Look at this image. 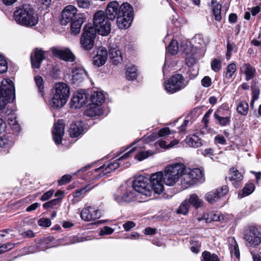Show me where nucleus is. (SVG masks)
<instances>
[{
  "mask_svg": "<svg viewBox=\"0 0 261 261\" xmlns=\"http://www.w3.org/2000/svg\"><path fill=\"white\" fill-rule=\"evenodd\" d=\"M15 98V88L13 83L9 79H4L0 86V110Z\"/></svg>",
  "mask_w": 261,
  "mask_h": 261,
  "instance_id": "nucleus-7",
  "label": "nucleus"
},
{
  "mask_svg": "<svg viewBox=\"0 0 261 261\" xmlns=\"http://www.w3.org/2000/svg\"><path fill=\"white\" fill-rule=\"evenodd\" d=\"M229 171L228 178L233 185L237 187L238 183L243 179V176L235 168H231Z\"/></svg>",
  "mask_w": 261,
  "mask_h": 261,
  "instance_id": "nucleus-29",
  "label": "nucleus"
},
{
  "mask_svg": "<svg viewBox=\"0 0 261 261\" xmlns=\"http://www.w3.org/2000/svg\"><path fill=\"white\" fill-rule=\"evenodd\" d=\"M249 110V106L245 101H240L237 106V111L242 115L245 116L247 114Z\"/></svg>",
  "mask_w": 261,
  "mask_h": 261,
  "instance_id": "nucleus-38",
  "label": "nucleus"
},
{
  "mask_svg": "<svg viewBox=\"0 0 261 261\" xmlns=\"http://www.w3.org/2000/svg\"><path fill=\"white\" fill-rule=\"evenodd\" d=\"M242 72L246 75V80L247 81L252 79L255 72V69L250 64H245L241 67Z\"/></svg>",
  "mask_w": 261,
  "mask_h": 261,
  "instance_id": "nucleus-31",
  "label": "nucleus"
},
{
  "mask_svg": "<svg viewBox=\"0 0 261 261\" xmlns=\"http://www.w3.org/2000/svg\"><path fill=\"white\" fill-rule=\"evenodd\" d=\"M70 95V88L67 84L58 82L54 84L51 92L49 103L56 109L63 107L67 102Z\"/></svg>",
  "mask_w": 261,
  "mask_h": 261,
  "instance_id": "nucleus-3",
  "label": "nucleus"
},
{
  "mask_svg": "<svg viewBox=\"0 0 261 261\" xmlns=\"http://www.w3.org/2000/svg\"><path fill=\"white\" fill-rule=\"evenodd\" d=\"M60 203V198H56L53 199L49 201L44 203L43 204V207L44 208H52L54 206L59 204Z\"/></svg>",
  "mask_w": 261,
  "mask_h": 261,
  "instance_id": "nucleus-52",
  "label": "nucleus"
},
{
  "mask_svg": "<svg viewBox=\"0 0 261 261\" xmlns=\"http://www.w3.org/2000/svg\"><path fill=\"white\" fill-rule=\"evenodd\" d=\"M136 226L135 223L130 221H127L123 224V226L125 231H129L132 228Z\"/></svg>",
  "mask_w": 261,
  "mask_h": 261,
  "instance_id": "nucleus-61",
  "label": "nucleus"
},
{
  "mask_svg": "<svg viewBox=\"0 0 261 261\" xmlns=\"http://www.w3.org/2000/svg\"><path fill=\"white\" fill-rule=\"evenodd\" d=\"M14 19L20 25L33 28L38 24L39 17L31 6L24 5L14 11Z\"/></svg>",
  "mask_w": 261,
  "mask_h": 261,
  "instance_id": "nucleus-2",
  "label": "nucleus"
},
{
  "mask_svg": "<svg viewBox=\"0 0 261 261\" xmlns=\"http://www.w3.org/2000/svg\"><path fill=\"white\" fill-rule=\"evenodd\" d=\"M163 172H158L152 174L150 178L149 184L155 193L160 194L164 191Z\"/></svg>",
  "mask_w": 261,
  "mask_h": 261,
  "instance_id": "nucleus-13",
  "label": "nucleus"
},
{
  "mask_svg": "<svg viewBox=\"0 0 261 261\" xmlns=\"http://www.w3.org/2000/svg\"><path fill=\"white\" fill-rule=\"evenodd\" d=\"M187 170L193 181L195 180H201L203 176V174L200 169L195 168L191 169L189 168L187 169Z\"/></svg>",
  "mask_w": 261,
  "mask_h": 261,
  "instance_id": "nucleus-35",
  "label": "nucleus"
},
{
  "mask_svg": "<svg viewBox=\"0 0 261 261\" xmlns=\"http://www.w3.org/2000/svg\"><path fill=\"white\" fill-rule=\"evenodd\" d=\"M81 219L86 222L94 221L101 216V213L95 206L86 205L81 211Z\"/></svg>",
  "mask_w": 261,
  "mask_h": 261,
  "instance_id": "nucleus-12",
  "label": "nucleus"
},
{
  "mask_svg": "<svg viewBox=\"0 0 261 261\" xmlns=\"http://www.w3.org/2000/svg\"><path fill=\"white\" fill-rule=\"evenodd\" d=\"M52 54L56 57L67 62H73L75 59L74 55L69 49H60L57 48H51Z\"/></svg>",
  "mask_w": 261,
  "mask_h": 261,
  "instance_id": "nucleus-20",
  "label": "nucleus"
},
{
  "mask_svg": "<svg viewBox=\"0 0 261 261\" xmlns=\"http://www.w3.org/2000/svg\"><path fill=\"white\" fill-rule=\"evenodd\" d=\"M228 187L225 185L208 192L205 195L206 201L213 204L218 201L228 192Z\"/></svg>",
  "mask_w": 261,
  "mask_h": 261,
  "instance_id": "nucleus-15",
  "label": "nucleus"
},
{
  "mask_svg": "<svg viewBox=\"0 0 261 261\" xmlns=\"http://www.w3.org/2000/svg\"><path fill=\"white\" fill-rule=\"evenodd\" d=\"M96 36L95 30L91 24L86 25L83 29L80 43L81 47L85 50H91L94 45V40Z\"/></svg>",
  "mask_w": 261,
  "mask_h": 261,
  "instance_id": "nucleus-9",
  "label": "nucleus"
},
{
  "mask_svg": "<svg viewBox=\"0 0 261 261\" xmlns=\"http://www.w3.org/2000/svg\"><path fill=\"white\" fill-rule=\"evenodd\" d=\"M71 176L70 175H64L59 180V184L60 185H63L66 183L69 182L71 180Z\"/></svg>",
  "mask_w": 261,
  "mask_h": 261,
  "instance_id": "nucleus-59",
  "label": "nucleus"
},
{
  "mask_svg": "<svg viewBox=\"0 0 261 261\" xmlns=\"http://www.w3.org/2000/svg\"><path fill=\"white\" fill-rule=\"evenodd\" d=\"M237 48L236 45L230 42H228L227 44V52L226 54V59L229 60L230 58L232 52H236Z\"/></svg>",
  "mask_w": 261,
  "mask_h": 261,
  "instance_id": "nucleus-45",
  "label": "nucleus"
},
{
  "mask_svg": "<svg viewBox=\"0 0 261 261\" xmlns=\"http://www.w3.org/2000/svg\"><path fill=\"white\" fill-rule=\"evenodd\" d=\"M108 59V51L104 47H99L96 55L93 58V64L96 67L103 65Z\"/></svg>",
  "mask_w": 261,
  "mask_h": 261,
  "instance_id": "nucleus-19",
  "label": "nucleus"
},
{
  "mask_svg": "<svg viewBox=\"0 0 261 261\" xmlns=\"http://www.w3.org/2000/svg\"><path fill=\"white\" fill-rule=\"evenodd\" d=\"M188 84L180 74L173 75L164 83V89L169 94H173L185 88Z\"/></svg>",
  "mask_w": 261,
  "mask_h": 261,
  "instance_id": "nucleus-8",
  "label": "nucleus"
},
{
  "mask_svg": "<svg viewBox=\"0 0 261 261\" xmlns=\"http://www.w3.org/2000/svg\"><path fill=\"white\" fill-rule=\"evenodd\" d=\"M221 111H216L214 113V117L217 120V123L222 125L225 126L229 124L230 121V117L227 116L222 117Z\"/></svg>",
  "mask_w": 261,
  "mask_h": 261,
  "instance_id": "nucleus-34",
  "label": "nucleus"
},
{
  "mask_svg": "<svg viewBox=\"0 0 261 261\" xmlns=\"http://www.w3.org/2000/svg\"><path fill=\"white\" fill-rule=\"evenodd\" d=\"M87 95L84 92H77L73 94L70 101V106L73 109H79L85 103Z\"/></svg>",
  "mask_w": 261,
  "mask_h": 261,
  "instance_id": "nucleus-18",
  "label": "nucleus"
},
{
  "mask_svg": "<svg viewBox=\"0 0 261 261\" xmlns=\"http://www.w3.org/2000/svg\"><path fill=\"white\" fill-rule=\"evenodd\" d=\"M173 132H158L157 133V132H154L147 134L143 138L132 143L127 148L130 147H133V148L124 154L120 159L122 158H128L130 155L131 153L138 148H143L144 146L142 145V142H145L146 143H148L156 140L159 137H164L166 138L168 136L172 135Z\"/></svg>",
  "mask_w": 261,
  "mask_h": 261,
  "instance_id": "nucleus-5",
  "label": "nucleus"
},
{
  "mask_svg": "<svg viewBox=\"0 0 261 261\" xmlns=\"http://www.w3.org/2000/svg\"><path fill=\"white\" fill-rule=\"evenodd\" d=\"M138 196L139 195H137V193L132 187L124 185L120 186L117 193L114 194V197L118 203H122L134 201Z\"/></svg>",
  "mask_w": 261,
  "mask_h": 261,
  "instance_id": "nucleus-10",
  "label": "nucleus"
},
{
  "mask_svg": "<svg viewBox=\"0 0 261 261\" xmlns=\"http://www.w3.org/2000/svg\"><path fill=\"white\" fill-rule=\"evenodd\" d=\"M86 18L83 14H77L75 19L71 20V31L74 35L79 34L82 24H83Z\"/></svg>",
  "mask_w": 261,
  "mask_h": 261,
  "instance_id": "nucleus-24",
  "label": "nucleus"
},
{
  "mask_svg": "<svg viewBox=\"0 0 261 261\" xmlns=\"http://www.w3.org/2000/svg\"><path fill=\"white\" fill-rule=\"evenodd\" d=\"M178 143V141L177 140H174L172 141H171L169 143L166 141L164 140H159V144L160 146L163 148L168 149L174 146L175 145Z\"/></svg>",
  "mask_w": 261,
  "mask_h": 261,
  "instance_id": "nucleus-44",
  "label": "nucleus"
},
{
  "mask_svg": "<svg viewBox=\"0 0 261 261\" xmlns=\"http://www.w3.org/2000/svg\"><path fill=\"white\" fill-rule=\"evenodd\" d=\"M64 132H53V138L56 144H60L62 142V137Z\"/></svg>",
  "mask_w": 261,
  "mask_h": 261,
  "instance_id": "nucleus-48",
  "label": "nucleus"
},
{
  "mask_svg": "<svg viewBox=\"0 0 261 261\" xmlns=\"http://www.w3.org/2000/svg\"><path fill=\"white\" fill-rule=\"evenodd\" d=\"M65 122L63 119L58 120L54 125V130H64L65 128Z\"/></svg>",
  "mask_w": 261,
  "mask_h": 261,
  "instance_id": "nucleus-50",
  "label": "nucleus"
},
{
  "mask_svg": "<svg viewBox=\"0 0 261 261\" xmlns=\"http://www.w3.org/2000/svg\"><path fill=\"white\" fill-rule=\"evenodd\" d=\"M185 170L182 163H176L167 166L163 172L164 184L169 186L174 185L179 180Z\"/></svg>",
  "mask_w": 261,
  "mask_h": 261,
  "instance_id": "nucleus-4",
  "label": "nucleus"
},
{
  "mask_svg": "<svg viewBox=\"0 0 261 261\" xmlns=\"http://www.w3.org/2000/svg\"><path fill=\"white\" fill-rule=\"evenodd\" d=\"M187 200L189 204H191L196 208L200 207L202 204V200L195 194H191Z\"/></svg>",
  "mask_w": 261,
  "mask_h": 261,
  "instance_id": "nucleus-36",
  "label": "nucleus"
},
{
  "mask_svg": "<svg viewBox=\"0 0 261 261\" xmlns=\"http://www.w3.org/2000/svg\"><path fill=\"white\" fill-rule=\"evenodd\" d=\"M215 143L216 144L224 145L226 144V140L223 136L217 135L215 138Z\"/></svg>",
  "mask_w": 261,
  "mask_h": 261,
  "instance_id": "nucleus-62",
  "label": "nucleus"
},
{
  "mask_svg": "<svg viewBox=\"0 0 261 261\" xmlns=\"http://www.w3.org/2000/svg\"><path fill=\"white\" fill-rule=\"evenodd\" d=\"M201 261H220L218 256L215 254H211L208 251H204L202 254Z\"/></svg>",
  "mask_w": 261,
  "mask_h": 261,
  "instance_id": "nucleus-40",
  "label": "nucleus"
},
{
  "mask_svg": "<svg viewBox=\"0 0 261 261\" xmlns=\"http://www.w3.org/2000/svg\"><path fill=\"white\" fill-rule=\"evenodd\" d=\"M35 81L36 85L38 88L39 92L40 93L42 96L43 94V80L42 77L39 75H37L35 77Z\"/></svg>",
  "mask_w": 261,
  "mask_h": 261,
  "instance_id": "nucleus-46",
  "label": "nucleus"
},
{
  "mask_svg": "<svg viewBox=\"0 0 261 261\" xmlns=\"http://www.w3.org/2000/svg\"><path fill=\"white\" fill-rule=\"evenodd\" d=\"M254 190V185L252 183H249L244 188L242 192V197L246 196L251 194Z\"/></svg>",
  "mask_w": 261,
  "mask_h": 261,
  "instance_id": "nucleus-47",
  "label": "nucleus"
},
{
  "mask_svg": "<svg viewBox=\"0 0 261 261\" xmlns=\"http://www.w3.org/2000/svg\"><path fill=\"white\" fill-rule=\"evenodd\" d=\"M237 67L235 64L231 63L229 64L226 69L225 77L227 79L232 77L233 74L236 71Z\"/></svg>",
  "mask_w": 261,
  "mask_h": 261,
  "instance_id": "nucleus-43",
  "label": "nucleus"
},
{
  "mask_svg": "<svg viewBox=\"0 0 261 261\" xmlns=\"http://www.w3.org/2000/svg\"><path fill=\"white\" fill-rule=\"evenodd\" d=\"M178 50V45L176 40H172L166 48L167 52L174 55L177 54Z\"/></svg>",
  "mask_w": 261,
  "mask_h": 261,
  "instance_id": "nucleus-41",
  "label": "nucleus"
},
{
  "mask_svg": "<svg viewBox=\"0 0 261 261\" xmlns=\"http://www.w3.org/2000/svg\"><path fill=\"white\" fill-rule=\"evenodd\" d=\"M38 225L43 227H49L51 225V222L47 218H41L38 220Z\"/></svg>",
  "mask_w": 261,
  "mask_h": 261,
  "instance_id": "nucleus-55",
  "label": "nucleus"
},
{
  "mask_svg": "<svg viewBox=\"0 0 261 261\" xmlns=\"http://www.w3.org/2000/svg\"><path fill=\"white\" fill-rule=\"evenodd\" d=\"M109 20L104 11H97L93 18V27L95 30V33L103 36L108 35L111 31V23Z\"/></svg>",
  "mask_w": 261,
  "mask_h": 261,
  "instance_id": "nucleus-6",
  "label": "nucleus"
},
{
  "mask_svg": "<svg viewBox=\"0 0 261 261\" xmlns=\"http://www.w3.org/2000/svg\"><path fill=\"white\" fill-rule=\"evenodd\" d=\"M7 69V62L4 57L0 55V73L6 72Z\"/></svg>",
  "mask_w": 261,
  "mask_h": 261,
  "instance_id": "nucleus-51",
  "label": "nucleus"
},
{
  "mask_svg": "<svg viewBox=\"0 0 261 261\" xmlns=\"http://www.w3.org/2000/svg\"><path fill=\"white\" fill-rule=\"evenodd\" d=\"M109 56L111 61L114 64H118L122 61L121 51L117 47H111L109 50Z\"/></svg>",
  "mask_w": 261,
  "mask_h": 261,
  "instance_id": "nucleus-27",
  "label": "nucleus"
},
{
  "mask_svg": "<svg viewBox=\"0 0 261 261\" xmlns=\"http://www.w3.org/2000/svg\"><path fill=\"white\" fill-rule=\"evenodd\" d=\"M103 112V110L101 106L91 103L87 108L85 114L87 116L92 117L101 115Z\"/></svg>",
  "mask_w": 261,
  "mask_h": 261,
  "instance_id": "nucleus-26",
  "label": "nucleus"
},
{
  "mask_svg": "<svg viewBox=\"0 0 261 261\" xmlns=\"http://www.w3.org/2000/svg\"><path fill=\"white\" fill-rule=\"evenodd\" d=\"M88 240L86 237L73 236L70 238L69 242L67 244H73L76 243L84 242Z\"/></svg>",
  "mask_w": 261,
  "mask_h": 261,
  "instance_id": "nucleus-53",
  "label": "nucleus"
},
{
  "mask_svg": "<svg viewBox=\"0 0 261 261\" xmlns=\"http://www.w3.org/2000/svg\"><path fill=\"white\" fill-rule=\"evenodd\" d=\"M79 7L87 8L90 6L89 0H76Z\"/></svg>",
  "mask_w": 261,
  "mask_h": 261,
  "instance_id": "nucleus-58",
  "label": "nucleus"
},
{
  "mask_svg": "<svg viewBox=\"0 0 261 261\" xmlns=\"http://www.w3.org/2000/svg\"><path fill=\"white\" fill-rule=\"evenodd\" d=\"M103 94L100 91H93L91 95V103L101 106L105 101Z\"/></svg>",
  "mask_w": 261,
  "mask_h": 261,
  "instance_id": "nucleus-30",
  "label": "nucleus"
},
{
  "mask_svg": "<svg viewBox=\"0 0 261 261\" xmlns=\"http://www.w3.org/2000/svg\"><path fill=\"white\" fill-rule=\"evenodd\" d=\"M201 84L204 87H208L211 85V79L209 76H205L201 80Z\"/></svg>",
  "mask_w": 261,
  "mask_h": 261,
  "instance_id": "nucleus-63",
  "label": "nucleus"
},
{
  "mask_svg": "<svg viewBox=\"0 0 261 261\" xmlns=\"http://www.w3.org/2000/svg\"><path fill=\"white\" fill-rule=\"evenodd\" d=\"M54 193V191L53 190L48 191L42 195L40 198V200L42 201L47 200L53 195Z\"/></svg>",
  "mask_w": 261,
  "mask_h": 261,
  "instance_id": "nucleus-57",
  "label": "nucleus"
},
{
  "mask_svg": "<svg viewBox=\"0 0 261 261\" xmlns=\"http://www.w3.org/2000/svg\"><path fill=\"white\" fill-rule=\"evenodd\" d=\"M244 238L248 245L255 247L261 242V233L258 229L254 227H251L245 233Z\"/></svg>",
  "mask_w": 261,
  "mask_h": 261,
  "instance_id": "nucleus-14",
  "label": "nucleus"
},
{
  "mask_svg": "<svg viewBox=\"0 0 261 261\" xmlns=\"http://www.w3.org/2000/svg\"><path fill=\"white\" fill-rule=\"evenodd\" d=\"M180 177H181V183L182 185H190L193 184V180L191 178L190 174L188 173L187 169L185 167Z\"/></svg>",
  "mask_w": 261,
  "mask_h": 261,
  "instance_id": "nucleus-39",
  "label": "nucleus"
},
{
  "mask_svg": "<svg viewBox=\"0 0 261 261\" xmlns=\"http://www.w3.org/2000/svg\"><path fill=\"white\" fill-rule=\"evenodd\" d=\"M227 243L231 255H234L236 258H239L240 257V251L239 246L234 238H228Z\"/></svg>",
  "mask_w": 261,
  "mask_h": 261,
  "instance_id": "nucleus-28",
  "label": "nucleus"
},
{
  "mask_svg": "<svg viewBox=\"0 0 261 261\" xmlns=\"http://www.w3.org/2000/svg\"><path fill=\"white\" fill-rule=\"evenodd\" d=\"M221 111L222 117L227 116V117H230V111L228 108H225L224 107H220L217 111Z\"/></svg>",
  "mask_w": 261,
  "mask_h": 261,
  "instance_id": "nucleus-60",
  "label": "nucleus"
},
{
  "mask_svg": "<svg viewBox=\"0 0 261 261\" xmlns=\"http://www.w3.org/2000/svg\"><path fill=\"white\" fill-rule=\"evenodd\" d=\"M87 187L81 189L79 190H76L75 193H73V197L77 198L80 197L81 195L85 194L86 192L90 190V189H87Z\"/></svg>",
  "mask_w": 261,
  "mask_h": 261,
  "instance_id": "nucleus-64",
  "label": "nucleus"
},
{
  "mask_svg": "<svg viewBox=\"0 0 261 261\" xmlns=\"http://www.w3.org/2000/svg\"><path fill=\"white\" fill-rule=\"evenodd\" d=\"M105 13L110 20L117 19V25L120 29L129 27L134 16L133 9L129 4L124 3L120 6L116 1L108 4Z\"/></svg>",
  "mask_w": 261,
  "mask_h": 261,
  "instance_id": "nucleus-1",
  "label": "nucleus"
},
{
  "mask_svg": "<svg viewBox=\"0 0 261 261\" xmlns=\"http://www.w3.org/2000/svg\"><path fill=\"white\" fill-rule=\"evenodd\" d=\"M211 67L214 71L218 72L221 68V62L217 59H214L211 63Z\"/></svg>",
  "mask_w": 261,
  "mask_h": 261,
  "instance_id": "nucleus-54",
  "label": "nucleus"
},
{
  "mask_svg": "<svg viewBox=\"0 0 261 261\" xmlns=\"http://www.w3.org/2000/svg\"><path fill=\"white\" fill-rule=\"evenodd\" d=\"M189 206L188 200L186 199L180 204L177 210V213L179 214L186 215L189 212Z\"/></svg>",
  "mask_w": 261,
  "mask_h": 261,
  "instance_id": "nucleus-42",
  "label": "nucleus"
},
{
  "mask_svg": "<svg viewBox=\"0 0 261 261\" xmlns=\"http://www.w3.org/2000/svg\"><path fill=\"white\" fill-rule=\"evenodd\" d=\"M70 130H85L90 129L89 125L82 121L72 122L70 124Z\"/></svg>",
  "mask_w": 261,
  "mask_h": 261,
  "instance_id": "nucleus-32",
  "label": "nucleus"
},
{
  "mask_svg": "<svg viewBox=\"0 0 261 261\" xmlns=\"http://www.w3.org/2000/svg\"><path fill=\"white\" fill-rule=\"evenodd\" d=\"M221 6L219 4H217L213 9L214 16L215 19L217 21H220L221 19Z\"/></svg>",
  "mask_w": 261,
  "mask_h": 261,
  "instance_id": "nucleus-49",
  "label": "nucleus"
},
{
  "mask_svg": "<svg viewBox=\"0 0 261 261\" xmlns=\"http://www.w3.org/2000/svg\"><path fill=\"white\" fill-rule=\"evenodd\" d=\"M114 230L109 226H105L100 231V235L103 236L107 234H112L114 232Z\"/></svg>",
  "mask_w": 261,
  "mask_h": 261,
  "instance_id": "nucleus-56",
  "label": "nucleus"
},
{
  "mask_svg": "<svg viewBox=\"0 0 261 261\" xmlns=\"http://www.w3.org/2000/svg\"><path fill=\"white\" fill-rule=\"evenodd\" d=\"M137 70L135 66L128 67L126 71V76L128 80H134L137 77Z\"/></svg>",
  "mask_w": 261,
  "mask_h": 261,
  "instance_id": "nucleus-37",
  "label": "nucleus"
},
{
  "mask_svg": "<svg viewBox=\"0 0 261 261\" xmlns=\"http://www.w3.org/2000/svg\"><path fill=\"white\" fill-rule=\"evenodd\" d=\"M45 59V53L41 49L36 48L31 55V64L33 68H39L43 60Z\"/></svg>",
  "mask_w": 261,
  "mask_h": 261,
  "instance_id": "nucleus-21",
  "label": "nucleus"
},
{
  "mask_svg": "<svg viewBox=\"0 0 261 261\" xmlns=\"http://www.w3.org/2000/svg\"><path fill=\"white\" fill-rule=\"evenodd\" d=\"M223 219V217L220 212H212L198 218L197 220L199 222L204 220L205 222L207 223L212 221H220Z\"/></svg>",
  "mask_w": 261,
  "mask_h": 261,
  "instance_id": "nucleus-25",
  "label": "nucleus"
},
{
  "mask_svg": "<svg viewBox=\"0 0 261 261\" xmlns=\"http://www.w3.org/2000/svg\"><path fill=\"white\" fill-rule=\"evenodd\" d=\"M87 77V74L85 69L79 65L72 67V77L71 81L72 85L78 86Z\"/></svg>",
  "mask_w": 261,
  "mask_h": 261,
  "instance_id": "nucleus-16",
  "label": "nucleus"
},
{
  "mask_svg": "<svg viewBox=\"0 0 261 261\" xmlns=\"http://www.w3.org/2000/svg\"><path fill=\"white\" fill-rule=\"evenodd\" d=\"M132 188L138 194L145 197H150L152 194V188L149 180L143 176H139L135 179Z\"/></svg>",
  "mask_w": 261,
  "mask_h": 261,
  "instance_id": "nucleus-11",
  "label": "nucleus"
},
{
  "mask_svg": "<svg viewBox=\"0 0 261 261\" xmlns=\"http://www.w3.org/2000/svg\"><path fill=\"white\" fill-rule=\"evenodd\" d=\"M140 149L138 148L136 149V150H137L138 151V152L135 156V159L139 161H142L154 154V152L151 150H139Z\"/></svg>",
  "mask_w": 261,
  "mask_h": 261,
  "instance_id": "nucleus-33",
  "label": "nucleus"
},
{
  "mask_svg": "<svg viewBox=\"0 0 261 261\" xmlns=\"http://www.w3.org/2000/svg\"><path fill=\"white\" fill-rule=\"evenodd\" d=\"M202 135V133L199 132L192 135H190L186 137L185 141L186 143L192 147H199L203 144L202 140L200 136Z\"/></svg>",
  "mask_w": 261,
  "mask_h": 261,
  "instance_id": "nucleus-23",
  "label": "nucleus"
},
{
  "mask_svg": "<svg viewBox=\"0 0 261 261\" xmlns=\"http://www.w3.org/2000/svg\"><path fill=\"white\" fill-rule=\"evenodd\" d=\"M77 9L72 5H68L66 6L62 10L60 22L62 25H66L68 22L73 20V18L76 16Z\"/></svg>",
  "mask_w": 261,
  "mask_h": 261,
  "instance_id": "nucleus-17",
  "label": "nucleus"
},
{
  "mask_svg": "<svg viewBox=\"0 0 261 261\" xmlns=\"http://www.w3.org/2000/svg\"><path fill=\"white\" fill-rule=\"evenodd\" d=\"M122 156L119 158L117 160V161H116V160L112 162H110L109 163H108L107 164H105V165L100 166L99 168L95 169V172L101 171L102 173H100V175L101 176H103V175L107 174V173L111 172V171H112L115 170L116 169H117V168H118V167L120 166V163H118L117 162V161H120L123 159H126V158H122V159H120V158Z\"/></svg>",
  "mask_w": 261,
  "mask_h": 261,
  "instance_id": "nucleus-22",
  "label": "nucleus"
}]
</instances>
